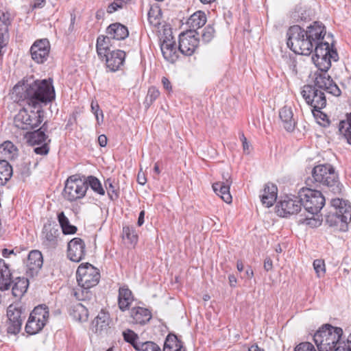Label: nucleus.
Returning a JSON list of instances; mask_svg holds the SVG:
<instances>
[{
  "label": "nucleus",
  "mask_w": 351,
  "mask_h": 351,
  "mask_svg": "<svg viewBox=\"0 0 351 351\" xmlns=\"http://www.w3.org/2000/svg\"><path fill=\"white\" fill-rule=\"evenodd\" d=\"M287 46L295 53L308 56L313 51L312 60L320 71H328L331 61H337L338 53L333 43L325 40L326 26L320 21H314L306 29L298 25L291 26L287 32ZM332 42V39L330 38Z\"/></svg>",
  "instance_id": "1"
},
{
  "label": "nucleus",
  "mask_w": 351,
  "mask_h": 351,
  "mask_svg": "<svg viewBox=\"0 0 351 351\" xmlns=\"http://www.w3.org/2000/svg\"><path fill=\"white\" fill-rule=\"evenodd\" d=\"M12 98L21 106L42 109L56 98L53 81L51 78L40 80L25 77L14 86Z\"/></svg>",
  "instance_id": "2"
},
{
  "label": "nucleus",
  "mask_w": 351,
  "mask_h": 351,
  "mask_svg": "<svg viewBox=\"0 0 351 351\" xmlns=\"http://www.w3.org/2000/svg\"><path fill=\"white\" fill-rule=\"evenodd\" d=\"M299 197L301 206L311 215L306 217L307 223L314 227L321 225L322 219L319 216L317 218L314 216L317 215L325 204L326 199L322 193L318 190L302 188L299 191Z\"/></svg>",
  "instance_id": "3"
},
{
  "label": "nucleus",
  "mask_w": 351,
  "mask_h": 351,
  "mask_svg": "<svg viewBox=\"0 0 351 351\" xmlns=\"http://www.w3.org/2000/svg\"><path fill=\"white\" fill-rule=\"evenodd\" d=\"M312 178L307 180L306 183L313 182L328 189L334 195L341 193L343 185L340 182L338 174L330 164L319 165L312 170Z\"/></svg>",
  "instance_id": "4"
},
{
  "label": "nucleus",
  "mask_w": 351,
  "mask_h": 351,
  "mask_svg": "<svg viewBox=\"0 0 351 351\" xmlns=\"http://www.w3.org/2000/svg\"><path fill=\"white\" fill-rule=\"evenodd\" d=\"M76 277L82 289L75 292V297L83 301L90 299L93 294L89 289L96 286L100 279L99 269L88 263H82L77 269Z\"/></svg>",
  "instance_id": "5"
},
{
  "label": "nucleus",
  "mask_w": 351,
  "mask_h": 351,
  "mask_svg": "<svg viewBox=\"0 0 351 351\" xmlns=\"http://www.w3.org/2000/svg\"><path fill=\"white\" fill-rule=\"evenodd\" d=\"M313 340L319 351H337L343 341V330L325 324L315 333Z\"/></svg>",
  "instance_id": "6"
},
{
  "label": "nucleus",
  "mask_w": 351,
  "mask_h": 351,
  "mask_svg": "<svg viewBox=\"0 0 351 351\" xmlns=\"http://www.w3.org/2000/svg\"><path fill=\"white\" fill-rule=\"evenodd\" d=\"M325 220L330 226H337L341 223V229H343L351 221V205L340 198L332 199L330 210L325 215Z\"/></svg>",
  "instance_id": "7"
},
{
  "label": "nucleus",
  "mask_w": 351,
  "mask_h": 351,
  "mask_svg": "<svg viewBox=\"0 0 351 351\" xmlns=\"http://www.w3.org/2000/svg\"><path fill=\"white\" fill-rule=\"evenodd\" d=\"M12 274L8 265L4 260L0 258V289L8 290L11 283H13L12 293L16 298H21L27 291L29 286V281L27 278L16 277L14 280L11 279Z\"/></svg>",
  "instance_id": "8"
},
{
  "label": "nucleus",
  "mask_w": 351,
  "mask_h": 351,
  "mask_svg": "<svg viewBox=\"0 0 351 351\" xmlns=\"http://www.w3.org/2000/svg\"><path fill=\"white\" fill-rule=\"evenodd\" d=\"M44 111L36 108L28 110L23 107L15 115L14 124L16 128L23 130H31L40 125L43 119Z\"/></svg>",
  "instance_id": "9"
},
{
  "label": "nucleus",
  "mask_w": 351,
  "mask_h": 351,
  "mask_svg": "<svg viewBox=\"0 0 351 351\" xmlns=\"http://www.w3.org/2000/svg\"><path fill=\"white\" fill-rule=\"evenodd\" d=\"M83 176L78 174L69 176L65 182L63 195L69 202L82 199L86 195L87 186Z\"/></svg>",
  "instance_id": "10"
},
{
  "label": "nucleus",
  "mask_w": 351,
  "mask_h": 351,
  "mask_svg": "<svg viewBox=\"0 0 351 351\" xmlns=\"http://www.w3.org/2000/svg\"><path fill=\"white\" fill-rule=\"evenodd\" d=\"M301 94L306 104L311 106L314 110L319 111L326 105V99L322 89L319 88L315 84L304 85Z\"/></svg>",
  "instance_id": "11"
},
{
  "label": "nucleus",
  "mask_w": 351,
  "mask_h": 351,
  "mask_svg": "<svg viewBox=\"0 0 351 351\" xmlns=\"http://www.w3.org/2000/svg\"><path fill=\"white\" fill-rule=\"evenodd\" d=\"M47 123L45 122L37 130L30 132L28 137V142L33 145H41L34 148V152L37 154L46 155L49 151V143L51 140L45 134L47 130Z\"/></svg>",
  "instance_id": "12"
},
{
  "label": "nucleus",
  "mask_w": 351,
  "mask_h": 351,
  "mask_svg": "<svg viewBox=\"0 0 351 351\" xmlns=\"http://www.w3.org/2000/svg\"><path fill=\"white\" fill-rule=\"evenodd\" d=\"M199 35V32L191 29L182 33L179 36V51L185 56H191L199 43V40L197 37Z\"/></svg>",
  "instance_id": "13"
},
{
  "label": "nucleus",
  "mask_w": 351,
  "mask_h": 351,
  "mask_svg": "<svg viewBox=\"0 0 351 351\" xmlns=\"http://www.w3.org/2000/svg\"><path fill=\"white\" fill-rule=\"evenodd\" d=\"M301 204L298 196H286L276 206V212L280 217H287L301 211Z\"/></svg>",
  "instance_id": "14"
},
{
  "label": "nucleus",
  "mask_w": 351,
  "mask_h": 351,
  "mask_svg": "<svg viewBox=\"0 0 351 351\" xmlns=\"http://www.w3.org/2000/svg\"><path fill=\"white\" fill-rule=\"evenodd\" d=\"M23 311L21 308L11 304L7 309V317L8 319V326L7 331L8 333L16 335L21 329L23 318L22 317Z\"/></svg>",
  "instance_id": "15"
},
{
  "label": "nucleus",
  "mask_w": 351,
  "mask_h": 351,
  "mask_svg": "<svg viewBox=\"0 0 351 351\" xmlns=\"http://www.w3.org/2000/svg\"><path fill=\"white\" fill-rule=\"evenodd\" d=\"M50 43L47 38L36 40L30 48L32 58L37 63L45 62L49 56Z\"/></svg>",
  "instance_id": "16"
},
{
  "label": "nucleus",
  "mask_w": 351,
  "mask_h": 351,
  "mask_svg": "<svg viewBox=\"0 0 351 351\" xmlns=\"http://www.w3.org/2000/svg\"><path fill=\"white\" fill-rule=\"evenodd\" d=\"M86 254L84 241L78 237L72 239L67 245V257L73 262L82 261Z\"/></svg>",
  "instance_id": "17"
},
{
  "label": "nucleus",
  "mask_w": 351,
  "mask_h": 351,
  "mask_svg": "<svg viewBox=\"0 0 351 351\" xmlns=\"http://www.w3.org/2000/svg\"><path fill=\"white\" fill-rule=\"evenodd\" d=\"M326 72L327 71H321V73L317 75L315 77V85L319 88L334 96H339L341 93V90Z\"/></svg>",
  "instance_id": "18"
},
{
  "label": "nucleus",
  "mask_w": 351,
  "mask_h": 351,
  "mask_svg": "<svg viewBox=\"0 0 351 351\" xmlns=\"http://www.w3.org/2000/svg\"><path fill=\"white\" fill-rule=\"evenodd\" d=\"M43 264V255L38 250H32L29 253L27 260V274L30 277L37 275Z\"/></svg>",
  "instance_id": "19"
},
{
  "label": "nucleus",
  "mask_w": 351,
  "mask_h": 351,
  "mask_svg": "<svg viewBox=\"0 0 351 351\" xmlns=\"http://www.w3.org/2000/svg\"><path fill=\"white\" fill-rule=\"evenodd\" d=\"M105 57L107 67L110 71L114 72L123 64L125 53L122 50H116L108 53Z\"/></svg>",
  "instance_id": "20"
},
{
  "label": "nucleus",
  "mask_w": 351,
  "mask_h": 351,
  "mask_svg": "<svg viewBox=\"0 0 351 351\" xmlns=\"http://www.w3.org/2000/svg\"><path fill=\"white\" fill-rule=\"evenodd\" d=\"M59 231L51 225H45L43 230V244L47 249H55L58 245Z\"/></svg>",
  "instance_id": "21"
},
{
  "label": "nucleus",
  "mask_w": 351,
  "mask_h": 351,
  "mask_svg": "<svg viewBox=\"0 0 351 351\" xmlns=\"http://www.w3.org/2000/svg\"><path fill=\"white\" fill-rule=\"evenodd\" d=\"M277 194L278 189L274 184H266L260 195L262 204L267 208L271 207L276 201Z\"/></svg>",
  "instance_id": "22"
},
{
  "label": "nucleus",
  "mask_w": 351,
  "mask_h": 351,
  "mask_svg": "<svg viewBox=\"0 0 351 351\" xmlns=\"http://www.w3.org/2000/svg\"><path fill=\"white\" fill-rule=\"evenodd\" d=\"M106 34L109 38L122 40L129 36V31L125 25L120 23H114L107 27Z\"/></svg>",
  "instance_id": "23"
},
{
  "label": "nucleus",
  "mask_w": 351,
  "mask_h": 351,
  "mask_svg": "<svg viewBox=\"0 0 351 351\" xmlns=\"http://www.w3.org/2000/svg\"><path fill=\"white\" fill-rule=\"evenodd\" d=\"M160 49L164 58L170 62H174L178 59L175 41L166 37L162 42Z\"/></svg>",
  "instance_id": "24"
},
{
  "label": "nucleus",
  "mask_w": 351,
  "mask_h": 351,
  "mask_svg": "<svg viewBox=\"0 0 351 351\" xmlns=\"http://www.w3.org/2000/svg\"><path fill=\"white\" fill-rule=\"evenodd\" d=\"M279 117L287 132H292L295 129V121L291 107L285 106L282 108L279 111Z\"/></svg>",
  "instance_id": "25"
},
{
  "label": "nucleus",
  "mask_w": 351,
  "mask_h": 351,
  "mask_svg": "<svg viewBox=\"0 0 351 351\" xmlns=\"http://www.w3.org/2000/svg\"><path fill=\"white\" fill-rule=\"evenodd\" d=\"M130 315L133 322L138 324H145L152 318L151 312L145 308L136 306L130 311Z\"/></svg>",
  "instance_id": "26"
},
{
  "label": "nucleus",
  "mask_w": 351,
  "mask_h": 351,
  "mask_svg": "<svg viewBox=\"0 0 351 351\" xmlns=\"http://www.w3.org/2000/svg\"><path fill=\"white\" fill-rule=\"evenodd\" d=\"M232 183V181H228V182H215L213 184L212 186L215 193L228 204L232 202V196L230 193V187Z\"/></svg>",
  "instance_id": "27"
},
{
  "label": "nucleus",
  "mask_w": 351,
  "mask_h": 351,
  "mask_svg": "<svg viewBox=\"0 0 351 351\" xmlns=\"http://www.w3.org/2000/svg\"><path fill=\"white\" fill-rule=\"evenodd\" d=\"M206 14L201 10L193 13L187 20L186 24L193 31H196L203 27L206 23Z\"/></svg>",
  "instance_id": "28"
},
{
  "label": "nucleus",
  "mask_w": 351,
  "mask_h": 351,
  "mask_svg": "<svg viewBox=\"0 0 351 351\" xmlns=\"http://www.w3.org/2000/svg\"><path fill=\"white\" fill-rule=\"evenodd\" d=\"M132 300V291L125 287H120L118 296V304L120 310L125 311L128 309Z\"/></svg>",
  "instance_id": "29"
},
{
  "label": "nucleus",
  "mask_w": 351,
  "mask_h": 351,
  "mask_svg": "<svg viewBox=\"0 0 351 351\" xmlns=\"http://www.w3.org/2000/svg\"><path fill=\"white\" fill-rule=\"evenodd\" d=\"M18 149L11 141H5L0 145V159L12 160L17 155Z\"/></svg>",
  "instance_id": "30"
},
{
  "label": "nucleus",
  "mask_w": 351,
  "mask_h": 351,
  "mask_svg": "<svg viewBox=\"0 0 351 351\" xmlns=\"http://www.w3.org/2000/svg\"><path fill=\"white\" fill-rule=\"evenodd\" d=\"M70 314L73 319L80 322H86L88 317L86 307L80 302L73 305Z\"/></svg>",
  "instance_id": "31"
},
{
  "label": "nucleus",
  "mask_w": 351,
  "mask_h": 351,
  "mask_svg": "<svg viewBox=\"0 0 351 351\" xmlns=\"http://www.w3.org/2000/svg\"><path fill=\"white\" fill-rule=\"evenodd\" d=\"M110 322L109 315L107 313L101 311L93 322L96 332H101L108 328Z\"/></svg>",
  "instance_id": "32"
},
{
  "label": "nucleus",
  "mask_w": 351,
  "mask_h": 351,
  "mask_svg": "<svg viewBox=\"0 0 351 351\" xmlns=\"http://www.w3.org/2000/svg\"><path fill=\"white\" fill-rule=\"evenodd\" d=\"M49 315V313L48 308L46 305L43 304L36 306L30 313L29 316L35 318L38 322H40L44 325H46Z\"/></svg>",
  "instance_id": "33"
},
{
  "label": "nucleus",
  "mask_w": 351,
  "mask_h": 351,
  "mask_svg": "<svg viewBox=\"0 0 351 351\" xmlns=\"http://www.w3.org/2000/svg\"><path fill=\"white\" fill-rule=\"evenodd\" d=\"M58 220L64 234H75L77 228L70 223L69 219L65 216L64 212L58 214Z\"/></svg>",
  "instance_id": "34"
},
{
  "label": "nucleus",
  "mask_w": 351,
  "mask_h": 351,
  "mask_svg": "<svg viewBox=\"0 0 351 351\" xmlns=\"http://www.w3.org/2000/svg\"><path fill=\"white\" fill-rule=\"evenodd\" d=\"M181 342L175 335H168L162 351H184L182 350Z\"/></svg>",
  "instance_id": "35"
},
{
  "label": "nucleus",
  "mask_w": 351,
  "mask_h": 351,
  "mask_svg": "<svg viewBox=\"0 0 351 351\" xmlns=\"http://www.w3.org/2000/svg\"><path fill=\"white\" fill-rule=\"evenodd\" d=\"M83 178L86 180V185L87 189L88 186L97 194L104 195L105 194V190L103 188L100 181L93 176H83Z\"/></svg>",
  "instance_id": "36"
},
{
  "label": "nucleus",
  "mask_w": 351,
  "mask_h": 351,
  "mask_svg": "<svg viewBox=\"0 0 351 351\" xmlns=\"http://www.w3.org/2000/svg\"><path fill=\"white\" fill-rule=\"evenodd\" d=\"M12 168L5 160H0V184L3 185L12 177Z\"/></svg>",
  "instance_id": "37"
},
{
  "label": "nucleus",
  "mask_w": 351,
  "mask_h": 351,
  "mask_svg": "<svg viewBox=\"0 0 351 351\" xmlns=\"http://www.w3.org/2000/svg\"><path fill=\"white\" fill-rule=\"evenodd\" d=\"M122 335L123 339L131 344L136 350L139 349L137 346H140L142 342L139 341V337L136 333L130 329H126L123 331Z\"/></svg>",
  "instance_id": "38"
},
{
  "label": "nucleus",
  "mask_w": 351,
  "mask_h": 351,
  "mask_svg": "<svg viewBox=\"0 0 351 351\" xmlns=\"http://www.w3.org/2000/svg\"><path fill=\"white\" fill-rule=\"evenodd\" d=\"M45 325L38 322L35 318L29 316L25 325V331L29 335H36L44 328Z\"/></svg>",
  "instance_id": "39"
},
{
  "label": "nucleus",
  "mask_w": 351,
  "mask_h": 351,
  "mask_svg": "<svg viewBox=\"0 0 351 351\" xmlns=\"http://www.w3.org/2000/svg\"><path fill=\"white\" fill-rule=\"evenodd\" d=\"M110 38L108 36L101 35L98 36L97 39V45L96 49L98 56L100 58H104L108 54V46L107 45L106 40H108Z\"/></svg>",
  "instance_id": "40"
},
{
  "label": "nucleus",
  "mask_w": 351,
  "mask_h": 351,
  "mask_svg": "<svg viewBox=\"0 0 351 351\" xmlns=\"http://www.w3.org/2000/svg\"><path fill=\"white\" fill-rule=\"evenodd\" d=\"M339 131L346 139L347 143L351 145V114L348 116L346 121L340 122Z\"/></svg>",
  "instance_id": "41"
},
{
  "label": "nucleus",
  "mask_w": 351,
  "mask_h": 351,
  "mask_svg": "<svg viewBox=\"0 0 351 351\" xmlns=\"http://www.w3.org/2000/svg\"><path fill=\"white\" fill-rule=\"evenodd\" d=\"M161 13L158 7L150 8L147 13L149 23L154 27H158L160 25Z\"/></svg>",
  "instance_id": "42"
},
{
  "label": "nucleus",
  "mask_w": 351,
  "mask_h": 351,
  "mask_svg": "<svg viewBox=\"0 0 351 351\" xmlns=\"http://www.w3.org/2000/svg\"><path fill=\"white\" fill-rule=\"evenodd\" d=\"M160 92L154 86H152L148 89L147 94L144 101V105L146 108H148L159 97Z\"/></svg>",
  "instance_id": "43"
},
{
  "label": "nucleus",
  "mask_w": 351,
  "mask_h": 351,
  "mask_svg": "<svg viewBox=\"0 0 351 351\" xmlns=\"http://www.w3.org/2000/svg\"><path fill=\"white\" fill-rule=\"evenodd\" d=\"M215 29L211 25H206L202 31L199 32V35H201L202 42L204 43H208L212 40L215 36Z\"/></svg>",
  "instance_id": "44"
},
{
  "label": "nucleus",
  "mask_w": 351,
  "mask_h": 351,
  "mask_svg": "<svg viewBox=\"0 0 351 351\" xmlns=\"http://www.w3.org/2000/svg\"><path fill=\"white\" fill-rule=\"evenodd\" d=\"M105 186L107 189L108 195L111 200L116 199L119 197V192L110 179L106 180Z\"/></svg>",
  "instance_id": "45"
},
{
  "label": "nucleus",
  "mask_w": 351,
  "mask_h": 351,
  "mask_svg": "<svg viewBox=\"0 0 351 351\" xmlns=\"http://www.w3.org/2000/svg\"><path fill=\"white\" fill-rule=\"evenodd\" d=\"M138 346L139 349L137 351H162L160 348L153 341L142 342Z\"/></svg>",
  "instance_id": "46"
},
{
  "label": "nucleus",
  "mask_w": 351,
  "mask_h": 351,
  "mask_svg": "<svg viewBox=\"0 0 351 351\" xmlns=\"http://www.w3.org/2000/svg\"><path fill=\"white\" fill-rule=\"evenodd\" d=\"M313 267L317 276L320 278L324 276L326 272L325 263L323 260L316 259L313 261Z\"/></svg>",
  "instance_id": "47"
},
{
  "label": "nucleus",
  "mask_w": 351,
  "mask_h": 351,
  "mask_svg": "<svg viewBox=\"0 0 351 351\" xmlns=\"http://www.w3.org/2000/svg\"><path fill=\"white\" fill-rule=\"evenodd\" d=\"M123 237L128 239L131 243H136L137 235L133 228L125 226L123 228Z\"/></svg>",
  "instance_id": "48"
},
{
  "label": "nucleus",
  "mask_w": 351,
  "mask_h": 351,
  "mask_svg": "<svg viewBox=\"0 0 351 351\" xmlns=\"http://www.w3.org/2000/svg\"><path fill=\"white\" fill-rule=\"evenodd\" d=\"M90 107L91 111L95 114L98 124H100V122H103L104 114L102 111L100 110L98 103L97 101H92Z\"/></svg>",
  "instance_id": "49"
},
{
  "label": "nucleus",
  "mask_w": 351,
  "mask_h": 351,
  "mask_svg": "<svg viewBox=\"0 0 351 351\" xmlns=\"http://www.w3.org/2000/svg\"><path fill=\"white\" fill-rule=\"evenodd\" d=\"M294 351H317L314 346L308 341L302 342L297 345Z\"/></svg>",
  "instance_id": "50"
},
{
  "label": "nucleus",
  "mask_w": 351,
  "mask_h": 351,
  "mask_svg": "<svg viewBox=\"0 0 351 351\" xmlns=\"http://www.w3.org/2000/svg\"><path fill=\"white\" fill-rule=\"evenodd\" d=\"M337 351H351V333L347 337L346 340L343 337L342 343H340Z\"/></svg>",
  "instance_id": "51"
},
{
  "label": "nucleus",
  "mask_w": 351,
  "mask_h": 351,
  "mask_svg": "<svg viewBox=\"0 0 351 351\" xmlns=\"http://www.w3.org/2000/svg\"><path fill=\"white\" fill-rule=\"evenodd\" d=\"M0 22L3 25V31L8 32V26L11 24L10 14L8 12H3L0 15Z\"/></svg>",
  "instance_id": "52"
},
{
  "label": "nucleus",
  "mask_w": 351,
  "mask_h": 351,
  "mask_svg": "<svg viewBox=\"0 0 351 351\" xmlns=\"http://www.w3.org/2000/svg\"><path fill=\"white\" fill-rule=\"evenodd\" d=\"M123 3H125L122 2V1H117L114 0L113 3L108 5L107 8V12L111 14L117 10L118 8H121L123 7Z\"/></svg>",
  "instance_id": "53"
},
{
  "label": "nucleus",
  "mask_w": 351,
  "mask_h": 351,
  "mask_svg": "<svg viewBox=\"0 0 351 351\" xmlns=\"http://www.w3.org/2000/svg\"><path fill=\"white\" fill-rule=\"evenodd\" d=\"M46 0H33L32 8L33 9L42 8L45 5Z\"/></svg>",
  "instance_id": "54"
},
{
  "label": "nucleus",
  "mask_w": 351,
  "mask_h": 351,
  "mask_svg": "<svg viewBox=\"0 0 351 351\" xmlns=\"http://www.w3.org/2000/svg\"><path fill=\"white\" fill-rule=\"evenodd\" d=\"M162 84L163 85V87L165 90L168 91H171L172 89L171 84L170 81L166 77H162Z\"/></svg>",
  "instance_id": "55"
},
{
  "label": "nucleus",
  "mask_w": 351,
  "mask_h": 351,
  "mask_svg": "<svg viewBox=\"0 0 351 351\" xmlns=\"http://www.w3.org/2000/svg\"><path fill=\"white\" fill-rule=\"evenodd\" d=\"M273 268L272 261L269 257H267L264 261V269L268 271Z\"/></svg>",
  "instance_id": "56"
},
{
  "label": "nucleus",
  "mask_w": 351,
  "mask_h": 351,
  "mask_svg": "<svg viewBox=\"0 0 351 351\" xmlns=\"http://www.w3.org/2000/svg\"><path fill=\"white\" fill-rule=\"evenodd\" d=\"M137 182L139 184L144 185L147 182V178L144 173L139 171L137 176Z\"/></svg>",
  "instance_id": "57"
},
{
  "label": "nucleus",
  "mask_w": 351,
  "mask_h": 351,
  "mask_svg": "<svg viewBox=\"0 0 351 351\" xmlns=\"http://www.w3.org/2000/svg\"><path fill=\"white\" fill-rule=\"evenodd\" d=\"M98 142L101 147H106L107 145V138L104 134L99 135Z\"/></svg>",
  "instance_id": "58"
},
{
  "label": "nucleus",
  "mask_w": 351,
  "mask_h": 351,
  "mask_svg": "<svg viewBox=\"0 0 351 351\" xmlns=\"http://www.w3.org/2000/svg\"><path fill=\"white\" fill-rule=\"evenodd\" d=\"M145 210H141L139 213L138 218L137 224L138 226H141L144 223Z\"/></svg>",
  "instance_id": "59"
},
{
  "label": "nucleus",
  "mask_w": 351,
  "mask_h": 351,
  "mask_svg": "<svg viewBox=\"0 0 351 351\" xmlns=\"http://www.w3.org/2000/svg\"><path fill=\"white\" fill-rule=\"evenodd\" d=\"M229 283L230 287H234L237 283V278L234 275H230L228 276Z\"/></svg>",
  "instance_id": "60"
},
{
  "label": "nucleus",
  "mask_w": 351,
  "mask_h": 351,
  "mask_svg": "<svg viewBox=\"0 0 351 351\" xmlns=\"http://www.w3.org/2000/svg\"><path fill=\"white\" fill-rule=\"evenodd\" d=\"M75 21V14L72 13V14H71V24H70V26L69 28V31H73Z\"/></svg>",
  "instance_id": "61"
},
{
  "label": "nucleus",
  "mask_w": 351,
  "mask_h": 351,
  "mask_svg": "<svg viewBox=\"0 0 351 351\" xmlns=\"http://www.w3.org/2000/svg\"><path fill=\"white\" fill-rule=\"evenodd\" d=\"M14 254L13 250H10L8 249L4 248L2 251V255L5 258H8L9 255Z\"/></svg>",
  "instance_id": "62"
},
{
  "label": "nucleus",
  "mask_w": 351,
  "mask_h": 351,
  "mask_svg": "<svg viewBox=\"0 0 351 351\" xmlns=\"http://www.w3.org/2000/svg\"><path fill=\"white\" fill-rule=\"evenodd\" d=\"M222 179L223 180L221 182H228V181H232L228 173H223Z\"/></svg>",
  "instance_id": "63"
},
{
  "label": "nucleus",
  "mask_w": 351,
  "mask_h": 351,
  "mask_svg": "<svg viewBox=\"0 0 351 351\" xmlns=\"http://www.w3.org/2000/svg\"><path fill=\"white\" fill-rule=\"evenodd\" d=\"M249 351H264V350L259 348L256 344H253L249 348Z\"/></svg>",
  "instance_id": "64"
}]
</instances>
